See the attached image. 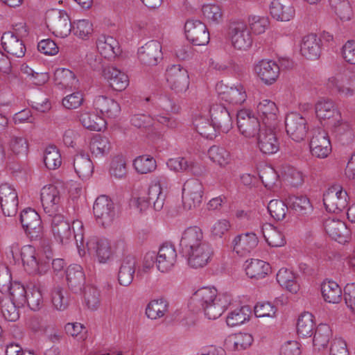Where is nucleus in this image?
<instances>
[{
    "label": "nucleus",
    "instance_id": "obj_64",
    "mask_svg": "<svg viewBox=\"0 0 355 355\" xmlns=\"http://www.w3.org/2000/svg\"><path fill=\"white\" fill-rule=\"evenodd\" d=\"M250 29L255 34H261L265 32L269 25L268 18L264 16L250 15L248 18Z\"/></svg>",
    "mask_w": 355,
    "mask_h": 355
},
{
    "label": "nucleus",
    "instance_id": "obj_2",
    "mask_svg": "<svg viewBox=\"0 0 355 355\" xmlns=\"http://www.w3.org/2000/svg\"><path fill=\"white\" fill-rule=\"evenodd\" d=\"M21 258L26 271L29 274H44L50 268L51 257L39 255L32 245H24L21 249Z\"/></svg>",
    "mask_w": 355,
    "mask_h": 355
},
{
    "label": "nucleus",
    "instance_id": "obj_43",
    "mask_svg": "<svg viewBox=\"0 0 355 355\" xmlns=\"http://www.w3.org/2000/svg\"><path fill=\"white\" fill-rule=\"evenodd\" d=\"M321 292L324 300L329 303H338L341 300L342 290L336 282H324L321 285Z\"/></svg>",
    "mask_w": 355,
    "mask_h": 355
},
{
    "label": "nucleus",
    "instance_id": "obj_7",
    "mask_svg": "<svg viewBox=\"0 0 355 355\" xmlns=\"http://www.w3.org/2000/svg\"><path fill=\"white\" fill-rule=\"evenodd\" d=\"M323 203L329 212L339 213L348 205V195L340 185H334L323 194Z\"/></svg>",
    "mask_w": 355,
    "mask_h": 355
},
{
    "label": "nucleus",
    "instance_id": "obj_61",
    "mask_svg": "<svg viewBox=\"0 0 355 355\" xmlns=\"http://www.w3.org/2000/svg\"><path fill=\"white\" fill-rule=\"evenodd\" d=\"M208 156L211 161L220 166H224L229 162V153L223 148L213 146L208 150Z\"/></svg>",
    "mask_w": 355,
    "mask_h": 355
},
{
    "label": "nucleus",
    "instance_id": "obj_52",
    "mask_svg": "<svg viewBox=\"0 0 355 355\" xmlns=\"http://www.w3.org/2000/svg\"><path fill=\"white\" fill-rule=\"evenodd\" d=\"M270 13L274 19L282 21H289L293 16L294 10L291 7L285 8L278 1H272L270 6Z\"/></svg>",
    "mask_w": 355,
    "mask_h": 355
},
{
    "label": "nucleus",
    "instance_id": "obj_19",
    "mask_svg": "<svg viewBox=\"0 0 355 355\" xmlns=\"http://www.w3.org/2000/svg\"><path fill=\"white\" fill-rule=\"evenodd\" d=\"M140 62L148 66H155L162 59V45L157 40H151L138 49Z\"/></svg>",
    "mask_w": 355,
    "mask_h": 355
},
{
    "label": "nucleus",
    "instance_id": "obj_5",
    "mask_svg": "<svg viewBox=\"0 0 355 355\" xmlns=\"http://www.w3.org/2000/svg\"><path fill=\"white\" fill-rule=\"evenodd\" d=\"M327 87L342 97L352 96L355 92V75L349 71L337 73L328 79Z\"/></svg>",
    "mask_w": 355,
    "mask_h": 355
},
{
    "label": "nucleus",
    "instance_id": "obj_45",
    "mask_svg": "<svg viewBox=\"0 0 355 355\" xmlns=\"http://www.w3.org/2000/svg\"><path fill=\"white\" fill-rule=\"evenodd\" d=\"M168 302L163 297L151 300L146 309L147 317L151 320H156L163 317L168 309Z\"/></svg>",
    "mask_w": 355,
    "mask_h": 355
},
{
    "label": "nucleus",
    "instance_id": "obj_26",
    "mask_svg": "<svg viewBox=\"0 0 355 355\" xmlns=\"http://www.w3.org/2000/svg\"><path fill=\"white\" fill-rule=\"evenodd\" d=\"M280 67L272 60H262L254 66L257 76L266 85L274 83L279 75Z\"/></svg>",
    "mask_w": 355,
    "mask_h": 355
},
{
    "label": "nucleus",
    "instance_id": "obj_49",
    "mask_svg": "<svg viewBox=\"0 0 355 355\" xmlns=\"http://www.w3.org/2000/svg\"><path fill=\"white\" fill-rule=\"evenodd\" d=\"M80 121L85 128L93 131H101L105 126V120L94 112H82Z\"/></svg>",
    "mask_w": 355,
    "mask_h": 355
},
{
    "label": "nucleus",
    "instance_id": "obj_41",
    "mask_svg": "<svg viewBox=\"0 0 355 355\" xmlns=\"http://www.w3.org/2000/svg\"><path fill=\"white\" fill-rule=\"evenodd\" d=\"M289 208L299 215H307L313 211L309 199L305 196H290L286 199Z\"/></svg>",
    "mask_w": 355,
    "mask_h": 355
},
{
    "label": "nucleus",
    "instance_id": "obj_58",
    "mask_svg": "<svg viewBox=\"0 0 355 355\" xmlns=\"http://www.w3.org/2000/svg\"><path fill=\"white\" fill-rule=\"evenodd\" d=\"M110 143L106 137L100 135L94 137L89 144V148L93 155H103L109 152Z\"/></svg>",
    "mask_w": 355,
    "mask_h": 355
},
{
    "label": "nucleus",
    "instance_id": "obj_36",
    "mask_svg": "<svg viewBox=\"0 0 355 355\" xmlns=\"http://www.w3.org/2000/svg\"><path fill=\"white\" fill-rule=\"evenodd\" d=\"M258 238L254 233H246L236 236L233 240V249L241 255L251 252L258 244Z\"/></svg>",
    "mask_w": 355,
    "mask_h": 355
},
{
    "label": "nucleus",
    "instance_id": "obj_8",
    "mask_svg": "<svg viewBox=\"0 0 355 355\" xmlns=\"http://www.w3.org/2000/svg\"><path fill=\"white\" fill-rule=\"evenodd\" d=\"M93 212L97 223L104 227L111 225L116 215L113 201L105 195L100 196L96 199Z\"/></svg>",
    "mask_w": 355,
    "mask_h": 355
},
{
    "label": "nucleus",
    "instance_id": "obj_34",
    "mask_svg": "<svg viewBox=\"0 0 355 355\" xmlns=\"http://www.w3.org/2000/svg\"><path fill=\"white\" fill-rule=\"evenodd\" d=\"M219 294L215 288L203 287L198 289L191 299V304H193L196 311H200L210 303L216 300Z\"/></svg>",
    "mask_w": 355,
    "mask_h": 355
},
{
    "label": "nucleus",
    "instance_id": "obj_62",
    "mask_svg": "<svg viewBox=\"0 0 355 355\" xmlns=\"http://www.w3.org/2000/svg\"><path fill=\"white\" fill-rule=\"evenodd\" d=\"M153 121L154 119L150 115L143 113L135 114L130 119L132 125L145 131L151 129Z\"/></svg>",
    "mask_w": 355,
    "mask_h": 355
},
{
    "label": "nucleus",
    "instance_id": "obj_29",
    "mask_svg": "<svg viewBox=\"0 0 355 355\" xmlns=\"http://www.w3.org/2000/svg\"><path fill=\"white\" fill-rule=\"evenodd\" d=\"M67 285L73 293L81 292L85 283L83 268L78 264H71L66 270Z\"/></svg>",
    "mask_w": 355,
    "mask_h": 355
},
{
    "label": "nucleus",
    "instance_id": "obj_16",
    "mask_svg": "<svg viewBox=\"0 0 355 355\" xmlns=\"http://www.w3.org/2000/svg\"><path fill=\"white\" fill-rule=\"evenodd\" d=\"M187 39L193 45L201 46L208 44L209 33L206 25L200 20L189 19L184 25Z\"/></svg>",
    "mask_w": 355,
    "mask_h": 355
},
{
    "label": "nucleus",
    "instance_id": "obj_50",
    "mask_svg": "<svg viewBox=\"0 0 355 355\" xmlns=\"http://www.w3.org/2000/svg\"><path fill=\"white\" fill-rule=\"evenodd\" d=\"M54 80L57 85L64 88L75 87L78 81L73 72L65 68H59L55 71Z\"/></svg>",
    "mask_w": 355,
    "mask_h": 355
},
{
    "label": "nucleus",
    "instance_id": "obj_53",
    "mask_svg": "<svg viewBox=\"0 0 355 355\" xmlns=\"http://www.w3.org/2000/svg\"><path fill=\"white\" fill-rule=\"evenodd\" d=\"M133 165L136 171L141 174L154 171L157 167L155 159L150 155H141L135 158Z\"/></svg>",
    "mask_w": 355,
    "mask_h": 355
},
{
    "label": "nucleus",
    "instance_id": "obj_47",
    "mask_svg": "<svg viewBox=\"0 0 355 355\" xmlns=\"http://www.w3.org/2000/svg\"><path fill=\"white\" fill-rule=\"evenodd\" d=\"M331 336L330 327L326 324H319L315 331L313 344L315 349L320 351L326 347Z\"/></svg>",
    "mask_w": 355,
    "mask_h": 355
},
{
    "label": "nucleus",
    "instance_id": "obj_25",
    "mask_svg": "<svg viewBox=\"0 0 355 355\" xmlns=\"http://www.w3.org/2000/svg\"><path fill=\"white\" fill-rule=\"evenodd\" d=\"M51 216V231L55 239L60 243H67L71 237L73 225L71 227L69 222L61 214H56Z\"/></svg>",
    "mask_w": 355,
    "mask_h": 355
},
{
    "label": "nucleus",
    "instance_id": "obj_44",
    "mask_svg": "<svg viewBox=\"0 0 355 355\" xmlns=\"http://www.w3.org/2000/svg\"><path fill=\"white\" fill-rule=\"evenodd\" d=\"M98 52L105 58L118 53V42L111 36L101 35L96 41Z\"/></svg>",
    "mask_w": 355,
    "mask_h": 355
},
{
    "label": "nucleus",
    "instance_id": "obj_14",
    "mask_svg": "<svg viewBox=\"0 0 355 355\" xmlns=\"http://www.w3.org/2000/svg\"><path fill=\"white\" fill-rule=\"evenodd\" d=\"M309 147L313 157L320 159L327 157L331 151V145L327 133L321 128L313 130Z\"/></svg>",
    "mask_w": 355,
    "mask_h": 355
},
{
    "label": "nucleus",
    "instance_id": "obj_20",
    "mask_svg": "<svg viewBox=\"0 0 355 355\" xmlns=\"http://www.w3.org/2000/svg\"><path fill=\"white\" fill-rule=\"evenodd\" d=\"M206 241L202 230L200 227L197 226L189 227L182 234L179 245L180 252L182 254L187 253V252L193 250Z\"/></svg>",
    "mask_w": 355,
    "mask_h": 355
},
{
    "label": "nucleus",
    "instance_id": "obj_22",
    "mask_svg": "<svg viewBox=\"0 0 355 355\" xmlns=\"http://www.w3.org/2000/svg\"><path fill=\"white\" fill-rule=\"evenodd\" d=\"M42 207L49 216L56 214L60 202V195L58 189L54 185L44 186L40 193Z\"/></svg>",
    "mask_w": 355,
    "mask_h": 355
},
{
    "label": "nucleus",
    "instance_id": "obj_30",
    "mask_svg": "<svg viewBox=\"0 0 355 355\" xmlns=\"http://www.w3.org/2000/svg\"><path fill=\"white\" fill-rule=\"evenodd\" d=\"M1 44L5 51L17 58H22L26 46L22 39L16 37L11 32H6L1 37Z\"/></svg>",
    "mask_w": 355,
    "mask_h": 355
},
{
    "label": "nucleus",
    "instance_id": "obj_57",
    "mask_svg": "<svg viewBox=\"0 0 355 355\" xmlns=\"http://www.w3.org/2000/svg\"><path fill=\"white\" fill-rule=\"evenodd\" d=\"M0 305L2 315L6 320L15 322L19 318L18 308L22 306L17 305V303L12 302L8 298L3 299Z\"/></svg>",
    "mask_w": 355,
    "mask_h": 355
},
{
    "label": "nucleus",
    "instance_id": "obj_51",
    "mask_svg": "<svg viewBox=\"0 0 355 355\" xmlns=\"http://www.w3.org/2000/svg\"><path fill=\"white\" fill-rule=\"evenodd\" d=\"M250 309L248 306H243L231 311L226 319L227 324L230 327H235L244 323L250 318Z\"/></svg>",
    "mask_w": 355,
    "mask_h": 355
},
{
    "label": "nucleus",
    "instance_id": "obj_24",
    "mask_svg": "<svg viewBox=\"0 0 355 355\" xmlns=\"http://www.w3.org/2000/svg\"><path fill=\"white\" fill-rule=\"evenodd\" d=\"M137 266V259L132 254L125 255L121 259L118 272V281L121 286H128L132 282Z\"/></svg>",
    "mask_w": 355,
    "mask_h": 355
},
{
    "label": "nucleus",
    "instance_id": "obj_59",
    "mask_svg": "<svg viewBox=\"0 0 355 355\" xmlns=\"http://www.w3.org/2000/svg\"><path fill=\"white\" fill-rule=\"evenodd\" d=\"M331 8L341 20L351 18L352 10L348 0H329Z\"/></svg>",
    "mask_w": 355,
    "mask_h": 355
},
{
    "label": "nucleus",
    "instance_id": "obj_39",
    "mask_svg": "<svg viewBox=\"0 0 355 355\" xmlns=\"http://www.w3.org/2000/svg\"><path fill=\"white\" fill-rule=\"evenodd\" d=\"M315 114L320 119H329L331 117H340V112L334 102L329 98L319 100L315 106Z\"/></svg>",
    "mask_w": 355,
    "mask_h": 355
},
{
    "label": "nucleus",
    "instance_id": "obj_23",
    "mask_svg": "<svg viewBox=\"0 0 355 355\" xmlns=\"http://www.w3.org/2000/svg\"><path fill=\"white\" fill-rule=\"evenodd\" d=\"M177 259V252L173 245L164 243L155 257L157 269L162 272L170 271L175 266Z\"/></svg>",
    "mask_w": 355,
    "mask_h": 355
},
{
    "label": "nucleus",
    "instance_id": "obj_17",
    "mask_svg": "<svg viewBox=\"0 0 355 355\" xmlns=\"http://www.w3.org/2000/svg\"><path fill=\"white\" fill-rule=\"evenodd\" d=\"M166 78L171 89L176 92H185L189 88L188 72L180 64H173L168 67Z\"/></svg>",
    "mask_w": 355,
    "mask_h": 355
},
{
    "label": "nucleus",
    "instance_id": "obj_3",
    "mask_svg": "<svg viewBox=\"0 0 355 355\" xmlns=\"http://www.w3.org/2000/svg\"><path fill=\"white\" fill-rule=\"evenodd\" d=\"M46 21L49 31L56 37H67L72 30V23L67 12L62 10H51L46 14Z\"/></svg>",
    "mask_w": 355,
    "mask_h": 355
},
{
    "label": "nucleus",
    "instance_id": "obj_15",
    "mask_svg": "<svg viewBox=\"0 0 355 355\" xmlns=\"http://www.w3.org/2000/svg\"><path fill=\"white\" fill-rule=\"evenodd\" d=\"M18 195L15 189L5 183L0 185V206L5 216H15L18 209Z\"/></svg>",
    "mask_w": 355,
    "mask_h": 355
},
{
    "label": "nucleus",
    "instance_id": "obj_28",
    "mask_svg": "<svg viewBox=\"0 0 355 355\" xmlns=\"http://www.w3.org/2000/svg\"><path fill=\"white\" fill-rule=\"evenodd\" d=\"M326 233L334 240L340 243H345L349 236V230L345 223L340 220L326 219L324 222Z\"/></svg>",
    "mask_w": 355,
    "mask_h": 355
},
{
    "label": "nucleus",
    "instance_id": "obj_13",
    "mask_svg": "<svg viewBox=\"0 0 355 355\" xmlns=\"http://www.w3.org/2000/svg\"><path fill=\"white\" fill-rule=\"evenodd\" d=\"M237 125L241 133L246 137L257 136L261 128L260 122L257 116L250 110H241L236 115Z\"/></svg>",
    "mask_w": 355,
    "mask_h": 355
},
{
    "label": "nucleus",
    "instance_id": "obj_63",
    "mask_svg": "<svg viewBox=\"0 0 355 355\" xmlns=\"http://www.w3.org/2000/svg\"><path fill=\"white\" fill-rule=\"evenodd\" d=\"M93 26L91 22L87 19H80L72 23V30L73 34L80 38H87L93 31Z\"/></svg>",
    "mask_w": 355,
    "mask_h": 355
},
{
    "label": "nucleus",
    "instance_id": "obj_32",
    "mask_svg": "<svg viewBox=\"0 0 355 355\" xmlns=\"http://www.w3.org/2000/svg\"><path fill=\"white\" fill-rule=\"evenodd\" d=\"M231 296L227 293L219 294L216 300L210 303L200 311H202L209 320L219 318L231 302Z\"/></svg>",
    "mask_w": 355,
    "mask_h": 355
},
{
    "label": "nucleus",
    "instance_id": "obj_38",
    "mask_svg": "<svg viewBox=\"0 0 355 355\" xmlns=\"http://www.w3.org/2000/svg\"><path fill=\"white\" fill-rule=\"evenodd\" d=\"M246 275L250 279H260L264 278L270 271L269 263L260 259H251L245 261Z\"/></svg>",
    "mask_w": 355,
    "mask_h": 355
},
{
    "label": "nucleus",
    "instance_id": "obj_46",
    "mask_svg": "<svg viewBox=\"0 0 355 355\" xmlns=\"http://www.w3.org/2000/svg\"><path fill=\"white\" fill-rule=\"evenodd\" d=\"M26 304L33 311L40 309L43 304V297L39 286L31 284L27 287Z\"/></svg>",
    "mask_w": 355,
    "mask_h": 355
},
{
    "label": "nucleus",
    "instance_id": "obj_6",
    "mask_svg": "<svg viewBox=\"0 0 355 355\" xmlns=\"http://www.w3.org/2000/svg\"><path fill=\"white\" fill-rule=\"evenodd\" d=\"M20 222L26 235L31 241L40 240L43 227L40 215L31 208L24 209L20 214Z\"/></svg>",
    "mask_w": 355,
    "mask_h": 355
},
{
    "label": "nucleus",
    "instance_id": "obj_54",
    "mask_svg": "<svg viewBox=\"0 0 355 355\" xmlns=\"http://www.w3.org/2000/svg\"><path fill=\"white\" fill-rule=\"evenodd\" d=\"M44 162L50 170L58 168L62 164V159L58 149L54 146H48L44 155Z\"/></svg>",
    "mask_w": 355,
    "mask_h": 355
},
{
    "label": "nucleus",
    "instance_id": "obj_48",
    "mask_svg": "<svg viewBox=\"0 0 355 355\" xmlns=\"http://www.w3.org/2000/svg\"><path fill=\"white\" fill-rule=\"evenodd\" d=\"M314 327L313 315L311 313L305 312L300 315L297 323V330L300 337H311Z\"/></svg>",
    "mask_w": 355,
    "mask_h": 355
},
{
    "label": "nucleus",
    "instance_id": "obj_55",
    "mask_svg": "<svg viewBox=\"0 0 355 355\" xmlns=\"http://www.w3.org/2000/svg\"><path fill=\"white\" fill-rule=\"evenodd\" d=\"M225 101L232 104H241L247 98L245 89L241 84L231 87L227 91L223 92Z\"/></svg>",
    "mask_w": 355,
    "mask_h": 355
},
{
    "label": "nucleus",
    "instance_id": "obj_42",
    "mask_svg": "<svg viewBox=\"0 0 355 355\" xmlns=\"http://www.w3.org/2000/svg\"><path fill=\"white\" fill-rule=\"evenodd\" d=\"M253 337L248 333H239L230 336L225 340V345L233 350H244L253 343Z\"/></svg>",
    "mask_w": 355,
    "mask_h": 355
},
{
    "label": "nucleus",
    "instance_id": "obj_27",
    "mask_svg": "<svg viewBox=\"0 0 355 355\" xmlns=\"http://www.w3.org/2000/svg\"><path fill=\"white\" fill-rule=\"evenodd\" d=\"M257 111L264 127H276L278 108L273 101L268 99L262 100L257 105Z\"/></svg>",
    "mask_w": 355,
    "mask_h": 355
},
{
    "label": "nucleus",
    "instance_id": "obj_1",
    "mask_svg": "<svg viewBox=\"0 0 355 355\" xmlns=\"http://www.w3.org/2000/svg\"><path fill=\"white\" fill-rule=\"evenodd\" d=\"M74 239L80 256L85 254L86 250L90 254L96 256L100 263H106L112 256V250L107 239L96 236L89 237L86 242L84 239V227L82 221H73Z\"/></svg>",
    "mask_w": 355,
    "mask_h": 355
},
{
    "label": "nucleus",
    "instance_id": "obj_12",
    "mask_svg": "<svg viewBox=\"0 0 355 355\" xmlns=\"http://www.w3.org/2000/svg\"><path fill=\"white\" fill-rule=\"evenodd\" d=\"M285 126L287 134L296 142L303 141L309 130L306 119L297 112H291L286 115Z\"/></svg>",
    "mask_w": 355,
    "mask_h": 355
},
{
    "label": "nucleus",
    "instance_id": "obj_11",
    "mask_svg": "<svg viewBox=\"0 0 355 355\" xmlns=\"http://www.w3.org/2000/svg\"><path fill=\"white\" fill-rule=\"evenodd\" d=\"M229 34L233 46L240 51H246L252 44V37L247 26L242 21H233L230 25Z\"/></svg>",
    "mask_w": 355,
    "mask_h": 355
},
{
    "label": "nucleus",
    "instance_id": "obj_31",
    "mask_svg": "<svg viewBox=\"0 0 355 355\" xmlns=\"http://www.w3.org/2000/svg\"><path fill=\"white\" fill-rule=\"evenodd\" d=\"M103 73L107 80L110 86L115 91H123L128 85L129 79L128 76L114 67H105Z\"/></svg>",
    "mask_w": 355,
    "mask_h": 355
},
{
    "label": "nucleus",
    "instance_id": "obj_35",
    "mask_svg": "<svg viewBox=\"0 0 355 355\" xmlns=\"http://www.w3.org/2000/svg\"><path fill=\"white\" fill-rule=\"evenodd\" d=\"M94 106L102 114L111 119L116 117L121 111L119 104L116 101L105 96L96 97Z\"/></svg>",
    "mask_w": 355,
    "mask_h": 355
},
{
    "label": "nucleus",
    "instance_id": "obj_37",
    "mask_svg": "<svg viewBox=\"0 0 355 355\" xmlns=\"http://www.w3.org/2000/svg\"><path fill=\"white\" fill-rule=\"evenodd\" d=\"M73 168L76 174L82 180L88 179L94 171V166L89 155L83 152L74 156Z\"/></svg>",
    "mask_w": 355,
    "mask_h": 355
},
{
    "label": "nucleus",
    "instance_id": "obj_21",
    "mask_svg": "<svg viewBox=\"0 0 355 355\" xmlns=\"http://www.w3.org/2000/svg\"><path fill=\"white\" fill-rule=\"evenodd\" d=\"M213 125L217 131L227 132L232 128V119L227 109L221 104H214L209 109Z\"/></svg>",
    "mask_w": 355,
    "mask_h": 355
},
{
    "label": "nucleus",
    "instance_id": "obj_40",
    "mask_svg": "<svg viewBox=\"0 0 355 355\" xmlns=\"http://www.w3.org/2000/svg\"><path fill=\"white\" fill-rule=\"evenodd\" d=\"M193 125L196 132L202 137L209 139H213L216 137L217 130L208 118L201 115L196 116L193 121Z\"/></svg>",
    "mask_w": 355,
    "mask_h": 355
},
{
    "label": "nucleus",
    "instance_id": "obj_56",
    "mask_svg": "<svg viewBox=\"0 0 355 355\" xmlns=\"http://www.w3.org/2000/svg\"><path fill=\"white\" fill-rule=\"evenodd\" d=\"M288 207L287 202L277 199L270 200L268 205V210L270 216L276 220L285 218Z\"/></svg>",
    "mask_w": 355,
    "mask_h": 355
},
{
    "label": "nucleus",
    "instance_id": "obj_33",
    "mask_svg": "<svg viewBox=\"0 0 355 355\" xmlns=\"http://www.w3.org/2000/svg\"><path fill=\"white\" fill-rule=\"evenodd\" d=\"M321 40L315 34H310L303 37L300 52L303 56L309 60H316L321 52Z\"/></svg>",
    "mask_w": 355,
    "mask_h": 355
},
{
    "label": "nucleus",
    "instance_id": "obj_4",
    "mask_svg": "<svg viewBox=\"0 0 355 355\" xmlns=\"http://www.w3.org/2000/svg\"><path fill=\"white\" fill-rule=\"evenodd\" d=\"M161 179L165 180V178H161ZM162 185V180L157 183L150 184L146 195L137 198V207L140 211L146 210L151 204L153 205V209L157 211L163 209L166 192L163 190Z\"/></svg>",
    "mask_w": 355,
    "mask_h": 355
},
{
    "label": "nucleus",
    "instance_id": "obj_9",
    "mask_svg": "<svg viewBox=\"0 0 355 355\" xmlns=\"http://www.w3.org/2000/svg\"><path fill=\"white\" fill-rule=\"evenodd\" d=\"M203 187L197 179H190L185 182L182 188L183 206L190 210L198 207L202 201Z\"/></svg>",
    "mask_w": 355,
    "mask_h": 355
},
{
    "label": "nucleus",
    "instance_id": "obj_10",
    "mask_svg": "<svg viewBox=\"0 0 355 355\" xmlns=\"http://www.w3.org/2000/svg\"><path fill=\"white\" fill-rule=\"evenodd\" d=\"M213 255V248L207 241L182 254L187 259L189 266L193 268L206 266L211 261Z\"/></svg>",
    "mask_w": 355,
    "mask_h": 355
},
{
    "label": "nucleus",
    "instance_id": "obj_60",
    "mask_svg": "<svg viewBox=\"0 0 355 355\" xmlns=\"http://www.w3.org/2000/svg\"><path fill=\"white\" fill-rule=\"evenodd\" d=\"M27 288L18 282H14L7 294L9 295L8 300L17 303V305L24 306Z\"/></svg>",
    "mask_w": 355,
    "mask_h": 355
},
{
    "label": "nucleus",
    "instance_id": "obj_18",
    "mask_svg": "<svg viewBox=\"0 0 355 355\" xmlns=\"http://www.w3.org/2000/svg\"><path fill=\"white\" fill-rule=\"evenodd\" d=\"M275 130L273 127H264L257 135V146L263 154H275L279 149V142Z\"/></svg>",
    "mask_w": 355,
    "mask_h": 355
}]
</instances>
